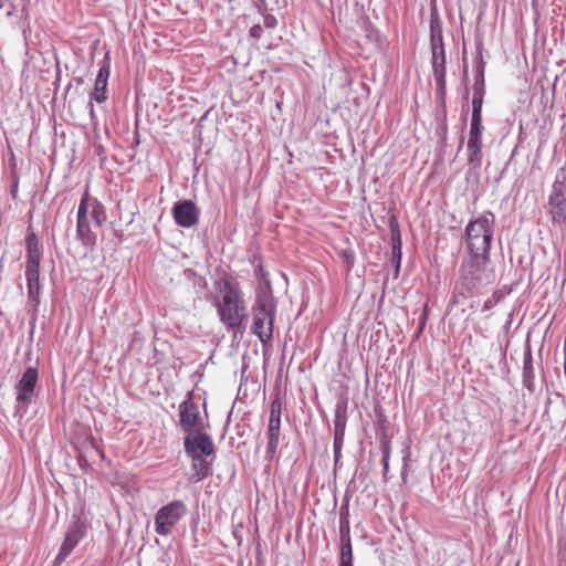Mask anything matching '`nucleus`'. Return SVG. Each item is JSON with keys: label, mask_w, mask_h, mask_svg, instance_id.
Masks as SVG:
<instances>
[{"label": "nucleus", "mask_w": 566, "mask_h": 566, "mask_svg": "<svg viewBox=\"0 0 566 566\" xmlns=\"http://www.w3.org/2000/svg\"><path fill=\"white\" fill-rule=\"evenodd\" d=\"M431 54L432 73L436 82V101L440 105H444L447 94L444 46L431 48Z\"/></svg>", "instance_id": "obj_10"}, {"label": "nucleus", "mask_w": 566, "mask_h": 566, "mask_svg": "<svg viewBox=\"0 0 566 566\" xmlns=\"http://www.w3.org/2000/svg\"><path fill=\"white\" fill-rule=\"evenodd\" d=\"M495 280V270L491 265L490 258H464L459 269V277L452 287L448 306L454 307L463 304L467 300L481 294Z\"/></svg>", "instance_id": "obj_1"}, {"label": "nucleus", "mask_w": 566, "mask_h": 566, "mask_svg": "<svg viewBox=\"0 0 566 566\" xmlns=\"http://www.w3.org/2000/svg\"><path fill=\"white\" fill-rule=\"evenodd\" d=\"M263 23L266 29H275L277 25V20L273 14L265 13L263 14Z\"/></svg>", "instance_id": "obj_32"}, {"label": "nucleus", "mask_w": 566, "mask_h": 566, "mask_svg": "<svg viewBox=\"0 0 566 566\" xmlns=\"http://www.w3.org/2000/svg\"><path fill=\"white\" fill-rule=\"evenodd\" d=\"M107 97V83H99L95 81L94 90L90 95V99L101 104L104 103Z\"/></svg>", "instance_id": "obj_27"}, {"label": "nucleus", "mask_w": 566, "mask_h": 566, "mask_svg": "<svg viewBox=\"0 0 566 566\" xmlns=\"http://www.w3.org/2000/svg\"><path fill=\"white\" fill-rule=\"evenodd\" d=\"M191 461L192 475L191 480L195 482L202 481L212 473V460H209L207 455H188Z\"/></svg>", "instance_id": "obj_17"}, {"label": "nucleus", "mask_w": 566, "mask_h": 566, "mask_svg": "<svg viewBox=\"0 0 566 566\" xmlns=\"http://www.w3.org/2000/svg\"><path fill=\"white\" fill-rule=\"evenodd\" d=\"M522 382H523V386L528 390L530 394H534V391H535V371H534V366H533V356H532V352L530 348L524 353V357H523Z\"/></svg>", "instance_id": "obj_18"}, {"label": "nucleus", "mask_w": 566, "mask_h": 566, "mask_svg": "<svg viewBox=\"0 0 566 566\" xmlns=\"http://www.w3.org/2000/svg\"><path fill=\"white\" fill-rule=\"evenodd\" d=\"M380 449L382 452V469H384V476H387V473L389 472V459H390V452H391V446L390 441L386 438L380 440Z\"/></svg>", "instance_id": "obj_28"}, {"label": "nucleus", "mask_w": 566, "mask_h": 566, "mask_svg": "<svg viewBox=\"0 0 566 566\" xmlns=\"http://www.w3.org/2000/svg\"><path fill=\"white\" fill-rule=\"evenodd\" d=\"M549 213L554 223L559 226L566 222V186L565 176L560 179L557 175L552 187V193L548 198Z\"/></svg>", "instance_id": "obj_11"}, {"label": "nucleus", "mask_w": 566, "mask_h": 566, "mask_svg": "<svg viewBox=\"0 0 566 566\" xmlns=\"http://www.w3.org/2000/svg\"><path fill=\"white\" fill-rule=\"evenodd\" d=\"M91 206V217L95 221L96 226L102 227L107 219L106 210L102 202L94 199Z\"/></svg>", "instance_id": "obj_24"}, {"label": "nucleus", "mask_w": 566, "mask_h": 566, "mask_svg": "<svg viewBox=\"0 0 566 566\" xmlns=\"http://www.w3.org/2000/svg\"><path fill=\"white\" fill-rule=\"evenodd\" d=\"M349 507L344 504L339 509V544H350Z\"/></svg>", "instance_id": "obj_21"}, {"label": "nucleus", "mask_w": 566, "mask_h": 566, "mask_svg": "<svg viewBox=\"0 0 566 566\" xmlns=\"http://www.w3.org/2000/svg\"><path fill=\"white\" fill-rule=\"evenodd\" d=\"M254 274L260 285L258 289L262 287H271V282L269 280V273L263 269L262 261L259 260L258 264L254 266Z\"/></svg>", "instance_id": "obj_29"}, {"label": "nucleus", "mask_w": 566, "mask_h": 566, "mask_svg": "<svg viewBox=\"0 0 566 566\" xmlns=\"http://www.w3.org/2000/svg\"><path fill=\"white\" fill-rule=\"evenodd\" d=\"M251 332L265 345L273 339L274 321L276 316V302L272 287L256 290L255 301L252 305Z\"/></svg>", "instance_id": "obj_3"}, {"label": "nucleus", "mask_w": 566, "mask_h": 566, "mask_svg": "<svg viewBox=\"0 0 566 566\" xmlns=\"http://www.w3.org/2000/svg\"><path fill=\"white\" fill-rule=\"evenodd\" d=\"M401 235L399 231L391 233V262L396 268V271H399L401 264Z\"/></svg>", "instance_id": "obj_23"}, {"label": "nucleus", "mask_w": 566, "mask_h": 566, "mask_svg": "<svg viewBox=\"0 0 566 566\" xmlns=\"http://www.w3.org/2000/svg\"><path fill=\"white\" fill-rule=\"evenodd\" d=\"M347 422V402L338 401L334 412V437H344Z\"/></svg>", "instance_id": "obj_19"}, {"label": "nucleus", "mask_w": 566, "mask_h": 566, "mask_svg": "<svg viewBox=\"0 0 566 566\" xmlns=\"http://www.w3.org/2000/svg\"><path fill=\"white\" fill-rule=\"evenodd\" d=\"M426 319H427V306H424L423 308V313L421 315V322H420V327H419V331L421 332L424 324H426Z\"/></svg>", "instance_id": "obj_38"}, {"label": "nucleus", "mask_w": 566, "mask_h": 566, "mask_svg": "<svg viewBox=\"0 0 566 566\" xmlns=\"http://www.w3.org/2000/svg\"><path fill=\"white\" fill-rule=\"evenodd\" d=\"M187 513L188 507L181 500H172L163 505L155 514V532L160 536H168Z\"/></svg>", "instance_id": "obj_7"}, {"label": "nucleus", "mask_w": 566, "mask_h": 566, "mask_svg": "<svg viewBox=\"0 0 566 566\" xmlns=\"http://www.w3.org/2000/svg\"><path fill=\"white\" fill-rule=\"evenodd\" d=\"M485 65H486V63L483 60L482 51L479 50V53L475 57V65H474V84L472 87V91H474V92L485 93V78H484Z\"/></svg>", "instance_id": "obj_22"}, {"label": "nucleus", "mask_w": 566, "mask_h": 566, "mask_svg": "<svg viewBox=\"0 0 566 566\" xmlns=\"http://www.w3.org/2000/svg\"><path fill=\"white\" fill-rule=\"evenodd\" d=\"M184 449L187 455H207L214 458V444L206 430L187 433L184 438Z\"/></svg>", "instance_id": "obj_12"}, {"label": "nucleus", "mask_w": 566, "mask_h": 566, "mask_svg": "<svg viewBox=\"0 0 566 566\" xmlns=\"http://www.w3.org/2000/svg\"><path fill=\"white\" fill-rule=\"evenodd\" d=\"M343 444H344V437H334L333 448H334L335 464L338 463V461L342 457Z\"/></svg>", "instance_id": "obj_31"}, {"label": "nucleus", "mask_w": 566, "mask_h": 566, "mask_svg": "<svg viewBox=\"0 0 566 566\" xmlns=\"http://www.w3.org/2000/svg\"><path fill=\"white\" fill-rule=\"evenodd\" d=\"M88 107H90V117H91V120H92L93 123H96L97 117H96V113H95V109H94L93 101H91V99H90V103H88Z\"/></svg>", "instance_id": "obj_36"}, {"label": "nucleus", "mask_w": 566, "mask_h": 566, "mask_svg": "<svg viewBox=\"0 0 566 566\" xmlns=\"http://www.w3.org/2000/svg\"><path fill=\"white\" fill-rule=\"evenodd\" d=\"M282 415V400L275 396L271 401L269 419H281Z\"/></svg>", "instance_id": "obj_30"}, {"label": "nucleus", "mask_w": 566, "mask_h": 566, "mask_svg": "<svg viewBox=\"0 0 566 566\" xmlns=\"http://www.w3.org/2000/svg\"><path fill=\"white\" fill-rule=\"evenodd\" d=\"M86 531V523L81 517H76L70 523L64 541L62 542L59 553L53 562V566L62 565L77 544L85 537Z\"/></svg>", "instance_id": "obj_8"}, {"label": "nucleus", "mask_w": 566, "mask_h": 566, "mask_svg": "<svg viewBox=\"0 0 566 566\" xmlns=\"http://www.w3.org/2000/svg\"><path fill=\"white\" fill-rule=\"evenodd\" d=\"M27 261L25 280L28 287V304L33 315H36L40 306L42 286L40 284V263L42 260V250L38 235L29 231L25 238Z\"/></svg>", "instance_id": "obj_5"}, {"label": "nucleus", "mask_w": 566, "mask_h": 566, "mask_svg": "<svg viewBox=\"0 0 566 566\" xmlns=\"http://www.w3.org/2000/svg\"><path fill=\"white\" fill-rule=\"evenodd\" d=\"M401 476L403 480L406 479V471H402Z\"/></svg>", "instance_id": "obj_39"}, {"label": "nucleus", "mask_w": 566, "mask_h": 566, "mask_svg": "<svg viewBox=\"0 0 566 566\" xmlns=\"http://www.w3.org/2000/svg\"><path fill=\"white\" fill-rule=\"evenodd\" d=\"M338 566H354L352 543L339 544Z\"/></svg>", "instance_id": "obj_26"}, {"label": "nucleus", "mask_w": 566, "mask_h": 566, "mask_svg": "<svg viewBox=\"0 0 566 566\" xmlns=\"http://www.w3.org/2000/svg\"><path fill=\"white\" fill-rule=\"evenodd\" d=\"M266 437L268 444L265 450V459L268 461H272L280 444L281 419H269Z\"/></svg>", "instance_id": "obj_16"}, {"label": "nucleus", "mask_w": 566, "mask_h": 566, "mask_svg": "<svg viewBox=\"0 0 566 566\" xmlns=\"http://www.w3.org/2000/svg\"><path fill=\"white\" fill-rule=\"evenodd\" d=\"M219 321L233 335L243 334L247 329L248 312L242 291L229 281L222 282L219 296L214 300Z\"/></svg>", "instance_id": "obj_2"}, {"label": "nucleus", "mask_w": 566, "mask_h": 566, "mask_svg": "<svg viewBox=\"0 0 566 566\" xmlns=\"http://www.w3.org/2000/svg\"><path fill=\"white\" fill-rule=\"evenodd\" d=\"M482 122H471L469 139H468V160L474 166H481L482 164Z\"/></svg>", "instance_id": "obj_15"}, {"label": "nucleus", "mask_w": 566, "mask_h": 566, "mask_svg": "<svg viewBox=\"0 0 566 566\" xmlns=\"http://www.w3.org/2000/svg\"><path fill=\"white\" fill-rule=\"evenodd\" d=\"M18 188H19V178H18V176L14 172H12V175H11V185H10V193H11V197L13 199L17 197Z\"/></svg>", "instance_id": "obj_34"}, {"label": "nucleus", "mask_w": 566, "mask_h": 566, "mask_svg": "<svg viewBox=\"0 0 566 566\" xmlns=\"http://www.w3.org/2000/svg\"><path fill=\"white\" fill-rule=\"evenodd\" d=\"M179 422L181 430L186 434L205 429L199 406L193 401L191 392L187 395V398L179 406Z\"/></svg>", "instance_id": "obj_9"}, {"label": "nucleus", "mask_w": 566, "mask_h": 566, "mask_svg": "<svg viewBox=\"0 0 566 566\" xmlns=\"http://www.w3.org/2000/svg\"><path fill=\"white\" fill-rule=\"evenodd\" d=\"M200 211L191 200L177 201L172 207L175 222L182 228H191L197 224Z\"/></svg>", "instance_id": "obj_14"}, {"label": "nucleus", "mask_w": 566, "mask_h": 566, "mask_svg": "<svg viewBox=\"0 0 566 566\" xmlns=\"http://www.w3.org/2000/svg\"><path fill=\"white\" fill-rule=\"evenodd\" d=\"M39 370L35 367H28L14 385L15 405L13 416L21 420L28 412L31 403L36 397V384Z\"/></svg>", "instance_id": "obj_6"}, {"label": "nucleus", "mask_w": 566, "mask_h": 566, "mask_svg": "<svg viewBox=\"0 0 566 566\" xmlns=\"http://www.w3.org/2000/svg\"><path fill=\"white\" fill-rule=\"evenodd\" d=\"M494 214L485 212L469 221L465 227V245L470 259L490 258L494 234Z\"/></svg>", "instance_id": "obj_4"}, {"label": "nucleus", "mask_w": 566, "mask_h": 566, "mask_svg": "<svg viewBox=\"0 0 566 566\" xmlns=\"http://www.w3.org/2000/svg\"><path fill=\"white\" fill-rule=\"evenodd\" d=\"M249 33L252 38L260 39L262 36L263 29L260 24H254L250 28Z\"/></svg>", "instance_id": "obj_35"}, {"label": "nucleus", "mask_w": 566, "mask_h": 566, "mask_svg": "<svg viewBox=\"0 0 566 566\" xmlns=\"http://www.w3.org/2000/svg\"><path fill=\"white\" fill-rule=\"evenodd\" d=\"M483 97L484 93L473 91L471 122H482Z\"/></svg>", "instance_id": "obj_25"}, {"label": "nucleus", "mask_w": 566, "mask_h": 566, "mask_svg": "<svg viewBox=\"0 0 566 566\" xmlns=\"http://www.w3.org/2000/svg\"><path fill=\"white\" fill-rule=\"evenodd\" d=\"M494 304H495V301L490 300V298H489V300H486V301L484 302V304H483V311H489V310H491V308L494 306Z\"/></svg>", "instance_id": "obj_37"}, {"label": "nucleus", "mask_w": 566, "mask_h": 566, "mask_svg": "<svg viewBox=\"0 0 566 566\" xmlns=\"http://www.w3.org/2000/svg\"><path fill=\"white\" fill-rule=\"evenodd\" d=\"M90 208L88 191H85L80 200L77 209L76 237L83 245L92 248L95 244V235L93 234L87 219Z\"/></svg>", "instance_id": "obj_13"}, {"label": "nucleus", "mask_w": 566, "mask_h": 566, "mask_svg": "<svg viewBox=\"0 0 566 566\" xmlns=\"http://www.w3.org/2000/svg\"><path fill=\"white\" fill-rule=\"evenodd\" d=\"M430 46H444L441 21L437 9H433L430 14Z\"/></svg>", "instance_id": "obj_20"}, {"label": "nucleus", "mask_w": 566, "mask_h": 566, "mask_svg": "<svg viewBox=\"0 0 566 566\" xmlns=\"http://www.w3.org/2000/svg\"><path fill=\"white\" fill-rule=\"evenodd\" d=\"M108 77H109V67L108 66H102L98 70V73H97V76H96L95 81H97L99 83H108Z\"/></svg>", "instance_id": "obj_33"}]
</instances>
